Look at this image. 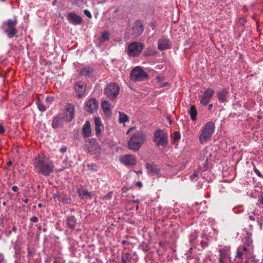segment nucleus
<instances>
[{
  "label": "nucleus",
  "instance_id": "f257e3e1",
  "mask_svg": "<svg viewBox=\"0 0 263 263\" xmlns=\"http://www.w3.org/2000/svg\"><path fill=\"white\" fill-rule=\"evenodd\" d=\"M34 171L46 176L53 172L54 165L53 161L45 156H39L33 161Z\"/></svg>",
  "mask_w": 263,
  "mask_h": 263
},
{
  "label": "nucleus",
  "instance_id": "f03ea898",
  "mask_svg": "<svg viewBox=\"0 0 263 263\" xmlns=\"http://www.w3.org/2000/svg\"><path fill=\"white\" fill-rule=\"evenodd\" d=\"M146 138L145 132L139 130L131 135L128 142V148L134 152L138 151L144 143Z\"/></svg>",
  "mask_w": 263,
  "mask_h": 263
},
{
  "label": "nucleus",
  "instance_id": "7ed1b4c3",
  "mask_svg": "<svg viewBox=\"0 0 263 263\" xmlns=\"http://www.w3.org/2000/svg\"><path fill=\"white\" fill-rule=\"evenodd\" d=\"M215 130V124L212 121H209L202 127L199 136V141L201 144L209 141Z\"/></svg>",
  "mask_w": 263,
  "mask_h": 263
},
{
  "label": "nucleus",
  "instance_id": "20e7f679",
  "mask_svg": "<svg viewBox=\"0 0 263 263\" xmlns=\"http://www.w3.org/2000/svg\"><path fill=\"white\" fill-rule=\"evenodd\" d=\"M17 23L16 18L13 20L9 19L4 22L3 26L4 31L7 34L8 38H12L17 33L18 31L16 29Z\"/></svg>",
  "mask_w": 263,
  "mask_h": 263
},
{
  "label": "nucleus",
  "instance_id": "39448f33",
  "mask_svg": "<svg viewBox=\"0 0 263 263\" xmlns=\"http://www.w3.org/2000/svg\"><path fill=\"white\" fill-rule=\"evenodd\" d=\"M144 47L142 44L138 42H133L129 44L125 51L130 57H138L141 53Z\"/></svg>",
  "mask_w": 263,
  "mask_h": 263
},
{
  "label": "nucleus",
  "instance_id": "423d86ee",
  "mask_svg": "<svg viewBox=\"0 0 263 263\" xmlns=\"http://www.w3.org/2000/svg\"><path fill=\"white\" fill-rule=\"evenodd\" d=\"M120 87L115 83L108 84L104 89V93L111 100L115 99L120 92Z\"/></svg>",
  "mask_w": 263,
  "mask_h": 263
},
{
  "label": "nucleus",
  "instance_id": "0eeeda50",
  "mask_svg": "<svg viewBox=\"0 0 263 263\" xmlns=\"http://www.w3.org/2000/svg\"><path fill=\"white\" fill-rule=\"evenodd\" d=\"M154 141L157 146L165 147L168 143L167 134L162 130H156L154 133Z\"/></svg>",
  "mask_w": 263,
  "mask_h": 263
},
{
  "label": "nucleus",
  "instance_id": "6e6552de",
  "mask_svg": "<svg viewBox=\"0 0 263 263\" xmlns=\"http://www.w3.org/2000/svg\"><path fill=\"white\" fill-rule=\"evenodd\" d=\"M130 76L131 80L134 81H143L147 78L148 74L141 68L137 66L132 70Z\"/></svg>",
  "mask_w": 263,
  "mask_h": 263
},
{
  "label": "nucleus",
  "instance_id": "1a4fd4ad",
  "mask_svg": "<svg viewBox=\"0 0 263 263\" xmlns=\"http://www.w3.org/2000/svg\"><path fill=\"white\" fill-rule=\"evenodd\" d=\"M214 92V90L212 88H208L205 90L200 100V103L203 106L208 105L213 97Z\"/></svg>",
  "mask_w": 263,
  "mask_h": 263
},
{
  "label": "nucleus",
  "instance_id": "9d476101",
  "mask_svg": "<svg viewBox=\"0 0 263 263\" xmlns=\"http://www.w3.org/2000/svg\"><path fill=\"white\" fill-rule=\"evenodd\" d=\"M120 161L125 165H134L136 164V158L134 155L126 154L120 158Z\"/></svg>",
  "mask_w": 263,
  "mask_h": 263
},
{
  "label": "nucleus",
  "instance_id": "9b49d317",
  "mask_svg": "<svg viewBox=\"0 0 263 263\" xmlns=\"http://www.w3.org/2000/svg\"><path fill=\"white\" fill-rule=\"evenodd\" d=\"M74 106L70 103L68 104L65 108L64 119L67 122L71 121L74 117Z\"/></svg>",
  "mask_w": 263,
  "mask_h": 263
},
{
  "label": "nucleus",
  "instance_id": "f8f14e48",
  "mask_svg": "<svg viewBox=\"0 0 263 263\" xmlns=\"http://www.w3.org/2000/svg\"><path fill=\"white\" fill-rule=\"evenodd\" d=\"M98 108V102L96 99L88 100L85 104V110L90 113L95 112Z\"/></svg>",
  "mask_w": 263,
  "mask_h": 263
},
{
  "label": "nucleus",
  "instance_id": "ddd939ff",
  "mask_svg": "<svg viewBox=\"0 0 263 263\" xmlns=\"http://www.w3.org/2000/svg\"><path fill=\"white\" fill-rule=\"evenodd\" d=\"M171 48V42L164 37H161L158 42V49L162 51Z\"/></svg>",
  "mask_w": 263,
  "mask_h": 263
},
{
  "label": "nucleus",
  "instance_id": "4468645a",
  "mask_svg": "<svg viewBox=\"0 0 263 263\" xmlns=\"http://www.w3.org/2000/svg\"><path fill=\"white\" fill-rule=\"evenodd\" d=\"M144 26L140 21H136L133 27V33L136 36H139L144 31Z\"/></svg>",
  "mask_w": 263,
  "mask_h": 263
},
{
  "label": "nucleus",
  "instance_id": "2eb2a0df",
  "mask_svg": "<svg viewBox=\"0 0 263 263\" xmlns=\"http://www.w3.org/2000/svg\"><path fill=\"white\" fill-rule=\"evenodd\" d=\"M67 20L70 23L74 25H79L82 22V19L79 15L72 12L68 14Z\"/></svg>",
  "mask_w": 263,
  "mask_h": 263
},
{
  "label": "nucleus",
  "instance_id": "dca6fc26",
  "mask_svg": "<svg viewBox=\"0 0 263 263\" xmlns=\"http://www.w3.org/2000/svg\"><path fill=\"white\" fill-rule=\"evenodd\" d=\"M86 85L83 82H79L76 85V91L79 98L82 97L85 92Z\"/></svg>",
  "mask_w": 263,
  "mask_h": 263
},
{
  "label": "nucleus",
  "instance_id": "f3484780",
  "mask_svg": "<svg viewBox=\"0 0 263 263\" xmlns=\"http://www.w3.org/2000/svg\"><path fill=\"white\" fill-rule=\"evenodd\" d=\"M82 135L84 138H88L91 135V128L89 121H86L83 126Z\"/></svg>",
  "mask_w": 263,
  "mask_h": 263
},
{
  "label": "nucleus",
  "instance_id": "a211bd4d",
  "mask_svg": "<svg viewBox=\"0 0 263 263\" xmlns=\"http://www.w3.org/2000/svg\"><path fill=\"white\" fill-rule=\"evenodd\" d=\"M65 222L69 229L73 230L76 226L77 219L74 216H69L66 218Z\"/></svg>",
  "mask_w": 263,
  "mask_h": 263
},
{
  "label": "nucleus",
  "instance_id": "6ab92c4d",
  "mask_svg": "<svg viewBox=\"0 0 263 263\" xmlns=\"http://www.w3.org/2000/svg\"><path fill=\"white\" fill-rule=\"evenodd\" d=\"M94 122L95 124L96 134L97 136H99L101 134L102 128H103V125L99 118L96 117L94 119Z\"/></svg>",
  "mask_w": 263,
  "mask_h": 263
},
{
  "label": "nucleus",
  "instance_id": "aec40b11",
  "mask_svg": "<svg viewBox=\"0 0 263 263\" xmlns=\"http://www.w3.org/2000/svg\"><path fill=\"white\" fill-rule=\"evenodd\" d=\"M63 118L59 116H56L52 120V126L53 128H58L63 127Z\"/></svg>",
  "mask_w": 263,
  "mask_h": 263
},
{
  "label": "nucleus",
  "instance_id": "412c9836",
  "mask_svg": "<svg viewBox=\"0 0 263 263\" xmlns=\"http://www.w3.org/2000/svg\"><path fill=\"white\" fill-rule=\"evenodd\" d=\"M228 91L223 89L217 92L218 99L220 102L223 103L227 101V96Z\"/></svg>",
  "mask_w": 263,
  "mask_h": 263
},
{
  "label": "nucleus",
  "instance_id": "4be33fe9",
  "mask_svg": "<svg viewBox=\"0 0 263 263\" xmlns=\"http://www.w3.org/2000/svg\"><path fill=\"white\" fill-rule=\"evenodd\" d=\"M110 106V104L109 103V102L108 101H104L102 102V104H101L102 108L104 114L107 116H110L111 115V111Z\"/></svg>",
  "mask_w": 263,
  "mask_h": 263
},
{
  "label": "nucleus",
  "instance_id": "5701e85b",
  "mask_svg": "<svg viewBox=\"0 0 263 263\" xmlns=\"http://www.w3.org/2000/svg\"><path fill=\"white\" fill-rule=\"evenodd\" d=\"M146 167L147 170L148 172L150 173H154V174H158L159 172V169L157 167V166L153 164L147 163L146 164Z\"/></svg>",
  "mask_w": 263,
  "mask_h": 263
},
{
  "label": "nucleus",
  "instance_id": "b1692460",
  "mask_svg": "<svg viewBox=\"0 0 263 263\" xmlns=\"http://www.w3.org/2000/svg\"><path fill=\"white\" fill-rule=\"evenodd\" d=\"M219 256L224 258H229L230 259H231V254L230 252V248L228 247H224L223 248H221L219 250Z\"/></svg>",
  "mask_w": 263,
  "mask_h": 263
},
{
  "label": "nucleus",
  "instance_id": "393cba45",
  "mask_svg": "<svg viewBox=\"0 0 263 263\" xmlns=\"http://www.w3.org/2000/svg\"><path fill=\"white\" fill-rule=\"evenodd\" d=\"M93 72V70L90 67H85L81 69L80 74L85 77H90Z\"/></svg>",
  "mask_w": 263,
  "mask_h": 263
},
{
  "label": "nucleus",
  "instance_id": "a878e982",
  "mask_svg": "<svg viewBox=\"0 0 263 263\" xmlns=\"http://www.w3.org/2000/svg\"><path fill=\"white\" fill-rule=\"evenodd\" d=\"M189 113L190 115L191 119L192 121H194L197 119V111L196 108L195 106L192 105L189 110Z\"/></svg>",
  "mask_w": 263,
  "mask_h": 263
},
{
  "label": "nucleus",
  "instance_id": "bb28decb",
  "mask_svg": "<svg viewBox=\"0 0 263 263\" xmlns=\"http://www.w3.org/2000/svg\"><path fill=\"white\" fill-rule=\"evenodd\" d=\"M120 122L124 123L128 121L129 118L128 116L123 112H119Z\"/></svg>",
  "mask_w": 263,
  "mask_h": 263
},
{
  "label": "nucleus",
  "instance_id": "cd10ccee",
  "mask_svg": "<svg viewBox=\"0 0 263 263\" xmlns=\"http://www.w3.org/2000/svg\"><path fill=\"white\" fill-rule=\"evenodd\" d=\"M109 40V33L107 31L102 32L101 37L100 39V42L103 43Z\"/></svg>",
  "mask_w": 263,
  "mask_h": 263
},
{
  "label": "nucleus",
  "instance_id": "c85d7f7f",
  "mask_svg": "<svg viewBox=\"0 0 263 263\" xmlns=\"http://www.w3.org/2000/svg\"><path fill=\"white\" fill-rule=\"evenodd\" d=\"M238 248L240 249V250H242L245 254V257L247 259L249 258L250 255V250L248 249L245 246H240Z\"/></svg>",
  "mask_w": 263,
  "mask_h": 263
},
{
  "label": "nucleus",
  "instance_id": "c756f323",
  "mask_svg": "<svg viewBox=\"0 0 263 263\" xmlns=\"http://www.w3.org/2000/svg\"><path fill=\"white\" fill-rule=\"evenodd\" d=\"M79 194L80 196H82L83 197H85V198H90L91 197L90 193L88 191H87L85 190H82L79 191Z\"/></svg>",
  "mask_w": 263,
  "mask_h": 263
},
{
  "label": "nucleus",
  "instance_id": "7c9ffc66",
  "mask_svg": "<svg viewBox=\"0 0 263 263\" xmlns=\"http://www.w3.org/2000/svg\"><path fill=\"white\" fill-rule=\"evenodd\" d=\"M245 254L246 253H245V252H243L242 250H240V249L237 248L235 257L236 258H239L242 260L243 256L245 255Z\"/></svg>",
  "mask_w": 263,
  "mask_h": 263
},
{
  "label": "nucleus",
  "instance_id": "2f4dec72",
  "mask_svg": "<svg viewBox=\"0 0 263 263\" xmlns=\"http://www.w3.org/2000/svg\"><path fill=\"white\" fill-rule=\"evenodd\" d=\"M36 104H37L39 109L40 111H44L46 110V107L40 100H37L36 101Z\"/></svg>",
  "mask_w": 263,
  "mask_h": 263
},
{
  "label": "nucleus",
  "instance_id": "473e14b6",
  "mask_svg": "<svg viewBox=\"0 0 263 263\" xmlns=\"http://www.w3.org/2000/svg\"><path fill=\"white\" fill-rule=\"evenodd\" d=\"M172 137L174 142H177L180 139V134L178 132H175L172 134Z\"/></svg>",
  "mask_w": 263,
  "mask_h": 263
},
{
  "label": "nucleus",
  "instance_id": "72a5a7b5",
  "mask_svg": "<svg viewBox=\"0 0 263 263\" xmlns=\"http://www.w3.org/2000/svg\"><path fill=\"white\" fill-rule=\"evenodd\" d=\"M197 238V233L196 232L192 233L190 235V242L192 243H195V240Z\"/></svg>",
  "mask_w": 263,
  "mask_h": 263
},
{
  "label": "nucleus",
  "instance_id": "f704fd0d",
  "mask_svg": "<svg viewBox=\"0 0 263 263\" xmlns=\"http://www.w3.org/2000/svg\"><path fill=\"white\" fill-rule=\"evenodd\" d=\"M145 55L146 56H151V55H153L155 54V52L152 49H147L145 51V53H144Z\"/></svg>",
  "mask_w": 263,
  "mask_h": 263
},
{
  "label": "nucleus",
  "instance_id": "c9c22d12",
  "mask_svg": "<svg viewBox=\"0 0 263 263\" xmlns=\"http://www.w3.org/2000/svg\"><path fill=\"white\" fill-rule=\"evenodd\" d=\"M123 256L125 258V260H126L128 262L131 261L132 257L130 254L126 253Z\"/></svg>",
  "mask_w": 263,
  "mask_h": 263
},
{
  "label": "nucleus",
  "instance_id": "e433bc0d",
  "mask_svg": "<svg viewBox=\"0 0 263 263\" xmlns=\"http://www.w3.org/2000/svg\"><path fill=\"white\" fill-rule=\"evenodd\" d=\"M84 14L87 16L88 18H91L92 17V15L90 11L88 10H84Z\"/></svg>",
  "mask_w": 263,
  "mask_h": 263
},
{
  "label": "nucleus",
  "instance_id": "4c0bfd02",
  "mask_svg": "<svg viewBox=\"0 0 263 263\" xmlns=\"http://www.w3.org/2000/svg\"><path fill=\"white\" fill-rule=\"evenodd\" d=\"M254 171L255 173L256 174V175H257L258 177H261L262 176L261 173L256 167L254 168Z\"/></svg>",
  "mask_w": 263,
  "mask_h": 263
},
{
  "label": "nucleus",
  "instance_id": "58836bf2",
  "mask_svg": "<svg viewBox=\"0 0 263 263\" xmlns=\"http://www.w3.org/2000/svg\"><path fill=\"white\" fill-rule=\"evenodd\" d=\"M219 263H227L226 258L219 256Z\"/></svg>",
  "mask_w": 263,
  "mask_h": 263
},
{
  "label": "nucleus",
  "instance_id": "ea45409f",
  "mask_svg": "<svg viewBox=\"0 0 263 263\" xmlns=\"http://www.w3.org/2000/svg\"><path fill=\"white\" fill-rule=\"evenodd\" d=\"M5 261V256L3 253H0V263H4Z\"/></svg>",
  "mask_w": 263,
  "mask_h": 263
},
{
  "label": "nucleus",
  "instance_id": "a19ab883",
  "mask_svg": "<svg viewBox=\"0 0 263 263\" xmlns=\"http://www.w3.org/2000/svg\"><path fill=\"white\" fill-rule=\"evenodd\" d=\"M30 221L33 222H37L39 220V219L36 216H33L30 218Z\"/></svg>",
  "mask_w": 263,
  "mask_h": 263
},
{
  "label": "nucleus",
  "instance_id": "79ce46f5",
  "mask_svg": "<svg viewBox=\"0 0 263 263\" xmlns=\"http://www.w3.org/2000/svg\"><path fill=\"white\" fill-rule=\"evenodd\" d=\"M258 202L259 204H261L263 205V196H259L258 198Z\"/></svg>",
  "mask_w": 263,
  "mask_h": 263
},
{
  "label": "nucleus",
  "instance_id": "37998d69",
  "mask_svg": "<svg viewBox=\"0 0 263 263\" xmlns=\"http://www.w3.org/2000/svg\"><path fill=\"white\" fill-rule=\"evenodd\" d=\"M196 176H197V174H196V172H195L194 174H193L190 176V177H191V179L192 180H194L196 181V180H197V179L196 178Z\"/></svg>",
  "mask_w": 263,
  "mask_h": 263
},
{
  "label": "nucleus",
  "instance_id": "c03bdc74",
  "mask_svg": "<svg viewBox=\"0 0 263 263\" xmlns=\"http://www.w3.org/2000/svg\"><path fill=\"white\" fill-rule=\"evenodd\" d=\"M5 133V129L3 125L0 124V134H3Z\"/></svg>",
  "mask_w": 263,
  "mask_h": 263
},
{
  "label": "nucleus",
  "instance_id": "a18cd8bd",
  "mask_svg": "<svg viewBox=\"0 0 263 263\" xmlns=\"http://www.w3.org/2000/svg\"><path fill=\"white\" fill-rule=\"evenodd\" d=\"M12 190L13 192H16L18 191V188L17 186H13L12 187Z\"/></svg>",
  "mask_w": 263,
  "mask_h": 263
},
{
  "label": "nucleus",
  "instance_id": "49530a36",
  "mask_svg": "<svg viewBox=\"0 0 263 263\" xmlns=\"http://www.w3.org/2000/svg\"><path fill=\"white\" fill-rule=\"evenodd\" d=\"M67 148L66 147H62V148H61V149H60V152H61V153H63L66 152V151H67Z\"/></svg>",
  "mask_w": 263,
  "mask_h": 263
},
{
  "label": "nucleus",
  "instance_id": "de8ad7c7",
  "mask_svg": "<svg viewBox=\"0 0 263 263\" xmlns=\"http://www.w3.org/2000/svg\"><path fill=\"white\" fill-rule=\"evenodd\" d=\"M127 262L128 261L126 260H125V258L123 256H122V263H127Z\"/></svg>",
  "mask_w": 263,
  "mask_h": 263
},
{
  "label": "nucleus",
  "instance_id": "09e8293b",
  "mask_svg": "<svg viewBox=\"0 0 263 263\" xmlns=\"http://www.w3.org/2000/svg\"><path fill=\"white\" fill-rule=\"evenodd\" d=\"M249 219L250 220H251V221H255V218H254L253 216H252V215H250V216H249Z\"/></svg>",
  "mask_w": 263,
  "mask_h": 263
},
{
  "label": "nucleus",
  "instance_id": "8fccbe9b",
  "mask_svg": "<svg viewBox=\"0 0 263 263\" xmlns=\"http://www.w3.org/2000/svg\"><path fill=\"white\" fill-rule=\"evenodd\" d=\"M137 185L138 187H141L142 186V183L141 182H138Z\"/></svg>",
  "mask_w": 263,
  "mask_h": 263
},
{
  "label": "nucleus",
  "instance_id": "3c124183",
  "mask_svg": "<svg viewBox=\"0 0 263 263\" xmlns=\"http://www.w3.org/2000/svg\"><path fill=\"white\" fill-rule=\"evenodd\" d=\"M212 107H213V104H209V106H208L209 110H211L212 109Z\"/></svg>",
  "mask_w": 263,
  "mask_h": 263
},
{
  "label": "nucleus",
  "instance_id": "603ef678",
  "mask_svg": "<svg viewBox=\"0 0 263 263\" xmlns=\"http://www.w3.org/2000/svg\"><path fill=\"white\" fill-rule=\"evenodd\" d=\"M134 129L133 127L129 128L127 132V134H128L130 131L133 130Z\"/></svg>",
  "mask_w": 263,
  "mask_h": 263
},
{
  "label": "nucleus",
  "instance_id": "864d4df0",
  "mask_svg": "<svg viewBox=\"0 0 263 263\" xmlns=\"http://www.w3.org/2000/svg\"><path fill=\"white\" fill-rule=\"evenodd\" d=\"M252 243V241H249V242H248V243H247V245L248 246H251Z\"/></svg>",
  "mask_w": 263,
  "mask_h": 263
},
{
  "label": "nucleus",
  "instance_id": "5fc2aeb1",
  "mask_svg": "<svg viewBox=\"0 0 263 263\" xmlns=\"http://www.w3.org/2000/svg\"><path fill=\"white\" fill-rule=\"evenodd\" d=\"M37 206H38L39 208H42V204L40 203L38 204Z\"/></svg>",
  "mask_w": 263,
  "mask_h": 263
},
{
  "label": "nucleus",
  "instance_id": "6e6d98bb",
  "mask_svg": "<svg viewBox=\"0 0 263 263\" xmlns=\"http://www.w3.org/2000/svg\"><path fill=\"white\" fill-rule=\"evenodd\" d=\"M11 164H12L11 161H9L7 163V165H9V166H10L11 165Z\"/></svg>",
  "mask_w": 263,
  "mask_h": 263
},
{
  "label": "nucleus",
  "instance_id": "4d7b16f0",
  "mask_svg": "<svg viewBox=\"0 0 263 263\" xmlns=\"http://www.w3.org/2000/svg\"><path fill=\"white\" fill-rule=\"evenodd\" d=\"M57 3V0H54L53 2H52V5H55V4Z\"/></svg>",
  "mask_w": 263,
  "mask_h": 263
},
{
  "label": "nucleus",
  "instance_id": "13d9d810",
  "mask_svg": "<svg viewBox=\"0 0 263 263\" xmlns=\"http://www.w3.org/2000/svg\"><path fill=\"white\" fill-rule=\"evenodd\" d=\"M246 260L245 261V263H248V262H249V260H249V258H248V259H247V258H246Z\"/></svg>",
  "mask_w": 263,
  "mask_h": 263
},
{
  "label": "nucleus",
  "instance_id": "bf43d9fd",
  "mask_svg": "<svg viewBox=\"0 0 263 263\" xmlns=\"http://www.w3.org/2000/svg\"><path fill=\"white\" fill-rule=\"evenodd\" d=\"M90 166H95V165H94V164H89V165H88V167H89Z\"/></svg>",
  "mask_w": 263,
  "mask_h": 263
},
{
  "label": "nucleus",
  "instance_id": "052dcab7",
  "mask_svg": "<svg viewBox=\"0 0 263 263\" xmlns=\"http://www.w3.org/2000/svg\"><path fill=\"white\" fill-rule=\"evenodd\" d=\"M167 85V83H165L164 84H163L162 86H166V85Z\"/></svg>",
  "mask_w": 263,
  "mask_h": 263
},
{
  "label": "nucleus",
  "instance_id": "680f3d73",
  "mask_svg": "<svg viewBox=\"0 0 263 263\" xmlns=\"http://www.w3.org/2000/svg\"><path fill=\"white\" fill-rule=\"evenodd\" d=\"M138 173L139 174H141L142 172L141 171H139Z\"/></svg>",
  "mask_w": 263,
  "mask_h": 263
},
{
  "label": "nucleus",
  "instance_id": "e2e57ef3",
  "mask_svg": "<svg viewBox=\"0 0 263 263\" xmlns=\"http://www.w3.org/2000/svg\"><path fill=\"white\" fill-rule=\"evenodd\" d=\"M25 203H28V199H26L25 200Z\"/></svg>",
  "mask_w": 263,
  "mask_h": 263
},
{
  "label": "nucleus",
  "instance_id": "0e129e2a",
  "mask_svg": "<svg viewBox=\"0 0 263 263\" xmlns=\"http://www.w3.org/2000/svg\"><path fill=\"white\" fill-rule=\"evenodd\" d=\"M48 99H51L52 98H48V97H47V99H46V100H47Z\"/></svg>",
  "mask_w": 263,
  "mask_h": 263
},
{
  "label": "nucleus",
  "instance_id": "69168bd1",
  "mask_svg": "<svg viewBox=\"0 0 263 263\" xmlns=\"http://www.w3.org/2000/svg\"><path fill=\"white\" fill-rule=\"evenodd\" d=\"M122 243H123V244H124V243H125V240H123V241H122Z\"/></svg>",
  "mask_w": 263,
  "mask_h": 263
},
{
  "label": "nucleus",
  "instance_id": "338daca9",
  "mask_svg": "<svg viewBox=\"0 0 263 263\" xmlns=\"http://www.w3.org/2000/svg\"><path fill=\"white\" fill-rule=\"evenodd\" d=\"M37 229H39V230H40V229H41V227H38V228H37Z\"/></svg>",
  "mask_w": 263,
  "mask_h": 263
},
{
  "label": "nucleus",
  "instance_id": "774afa93",
  "mask_svg": "<svg viewBox=\"0 0 263 263\" xmlns=\"http://www.w3.org/2000/svg\"><path fill=\"white\" fill-rule=\"evenodd\" d=\"M13 230L15 231V230H16V229L13 228Z\"/></svg>",
  "mask_w": 263,
  "mask_h": 263
}]
</instances>
